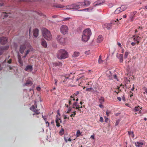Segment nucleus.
Returning <instances> with one entry per match:
<instances>
[{
	"label": "nucleus",
	"mask_w": 147,
	"mask_h": 147,
	"mask_svg": "<svg viewBox=\"0 0 147 147\" xmlns=\"http://www.w3.org/2000/svg\"><path fill=\"white\" fill-rule=\"evenodd\" d=\"M68 52L65 50L61 49L58 51L57 57L59 59H64L68 57Z\"/></svg>",
	"instance_id": "f257e3e1"
},
{
	"label": "nucleus",
	"mask_w": 147,
	"mask_h": 147,
	"mask_svg": "<svg viewBox=\"0 0 147 147\" xmlns=\"http://www.w3.org/2000/svg\"><path fill=\"white\" fill-rule=\"evenodd\" d=\"M42 33L45 38L48 40H51L52 38L51 34L48 30L45 28H42Z\"/></svg>",
	"instance_id": "f03ea898"
},
{
	"label": "nucleus",
	"mask_w": 147,
	"mask_h": 147,
	"mask_svg": "<svg viewBox=\"0 0 147 147\" xmlns=\"http://www.w3.org/2000/svg\"><path fill=\"white\" fill-rule=\"evenodd\" d=\"M56 39L60 44L64 45L66 43L67 38L61 35H58Z\"/></svg>",
	"instance_id": "7ed1b4c3"
},
{
	"label": "nucleus",
	"mask_w": 147,
	"mask_h": 147,
	"mask_svg": "<svg viewBox=\"0 0 147 147\" xmlns=\"http://www.w3.org/2000/svg\"><path fill=\"white\" fill-rule=\"evenodd\" d=\"M66 9L71 11H75L80 8L77 3L68 5L66 6Z\"/></svg>",
	"instance_id": "20e7f679"
},
{
	"label": "nucleus",
	"mask_w": 147,
	"mask_h": 147,
	"mask_svg": "<svg viewBox=\"0 0 147 147\" xmlns=\"http://www.w3.org/2000/svg\"><path fill=\"white\" fill-rule=\"evenodd\" d=\"M60 31L61 33L63 35L67 34L68 32V29L67 26L65 25L61 26L60 28Z\"/></svg>",
	"instance_id": "39448f33"
},
{
	"label": "nucleus",
	"mask_w": 147,
	"mask_h": 147,
	"mask_svg": "<svg viewBox=\"0 0 147 147\" xmlns=\"http://www.w3.org/2000/svg\"><path fill=\"white\" fill-rule=\"evenodd\" d=\"M117 21H118V19H117L116 20L112 21L110 23H106L104 24L102 26L103 28H106L108 30L110 29L111 27V24H115V23L117 24Z\"/></svg>",
	"instance_id": "423d86ee"
},
{
	"label": "nucleus",
	"mask_w": 147,
	"mask_h": 147,
	"mask_svg": "<svg viewBox=\"0 0 147 147\" xmlns=\"http://www.w3.org/2000/svg\"><path fill=\"white\" fill-rule=\"evenodd\" d=\"M83 34L88 36L89 38L91 35L92 33L90 29L88 28L86 29L83 32Z\"/></svg>",
	"instance_id": "0eeeda50"
},
{
	"label": "nucleus",
	"mask_w": 147,
	"mask_h": 147,
	"mask_svg": "<svg viewBox=\"0 0 147 147\" xmlns=\"http://www.w3.org/2000/svg\"><path fill=\"white\" fill-rule=\"evenodd\" d=\"M105 2V0H98L95 2L93 5L94 7L100 5Z\"/></svg>",
	"instance_id": "6e6552de"
},
{
	"label": "nucleus",
	"mask_w": 147,
	"mask_h": 147,
	"mask_svg": "<svg viewBox=\"0 0 147 147\" xmlns=\"http://www.w3.org/2000/svg\"><path fill=\"white\" fill-rule=\"evenodd\" d=\"M26 48V45L24 44L20 45L19 47V52L21 54H23Z\"/></svg>",
	"instance_id": "1a4fd4ad"
},
{
	"label": "nucleus",
	"mask_w": 147,
	"mask_h": 147,
	"mask_svg": "<svg viewBox=\"0 0 147 147\" xmlns=\"http://www.w3.org/2000/svg\"><path fill=\"white\" fill-rule=\"evenodd\" d=\"M7 42V39L6 37H2L0 38V42L1 44L4 45Z\"/></svg>",
	"instance_id": "9d476101"
},
{
	"label": "nucleus",
	"mask_w": 147,
	"mask_h": 147,
	"mask_svg": "<svg viewBox=\"0 0 147 147\" xmlns=\"http://www.w3.org/2000/svg\"><path fill=\"white\" fill-rule=\"evenodd\" d=\"M9 48V46H3L0 47V55H1L5 50H7Z\"/></svg>",
	"instance_id": "9b49d317"
},
{
	"label": "nucleus",
	"mask_w": 147,
	"mask_h": 147,
	"mask_svg": "<svg viewBox=\"0 0 147 147\" xmlns=\"http://www.w3.org/2000/svg\"><path fill=\"white\" fill-rule=\"evenodd\" d=\"M18 62L20 64V66H22L23 65V62L21 56L19 55V53H18Z\"/></svg>",
	"instance_id": "f8f14e48"
},
{
	"label": "nucleus",
	"mask_w": 147,
	"mask_h": 147,
	"mask_svg": "<svg viewBox=\"0 0 147 147\" xmlns=\"http://www.w3.org/2000/svg\"><path fill=\"white\" fill-rule=\"evenodd\" d=\"M24 70L26 71H32L33 70L32 66L31 65H27L24 69Z\"/></svg>",
	"instance_id": "ddd939ff"
},
{
	"label": "nucleus",
	"mask_w": 147,
	"mask_h": 147,
	"mask_svg": "<svg viewBox=\"0 0 147 147\" xmlns=\"http://www.w3.org/2000/svg\"><path fill=\"white\" fill-rule=\"evenodd\" d=\"M137 12L136 11H134V12H131L130 13V15L129 16L130 19L132 21L133 20V18H134V15L137 13Z\"/></svg>",
	"instance_id": "4468645a"
},
{
	"label": "nucleus",
	"mask_w": 147,
	"mask_h": 147,
	"mask_svg": "<svg viewBox=\"0 0 147 147\" xmlns=\"http://www.w3.org/2000/svg\"><path fill=\"white\" fill-rule=\"evenodd\" d=\"M33 34L35 37H37L38 35V30L36 28L33 30Z\"/></svg>",
	"instance_id": "2eb2a0df"
},
{
	"label": "nucleus",
	"mask_w": 147,
	"mask_h": 147,
	"mask_svg": "<svg viewBox=\"0 0 147 147\" xmlns=\"http://www.w3.org/2000/svg\"><path fill=\"white\" fill-rule=\"evenodd\" d=\"M89 38L83 34L82 36V40L83 41L86 42L89 39Z\"/></svg>",
	"instance_id": "dca6fc26"
},
{
	"label": "nucleus",
	"mask_w": 147,
	"mask_h": 147,
	"mask_svg": "<svg viewBox=\"0 0 147 147\" xmlns=\"http://www.w3.org/2000/svg\"><path fill=\"white\" fill-rule=\"evenodd\" d=\"M53 65L54 66H59L61 67L62 65V63L61 62H55L53 63Z\"/></svg>",
	"instance_id": "f3484780"
},
{
	"label": "nucleus",
	"mask_w": 147,
	"mask_h": 147,
	"mask_svg": "<svg viewBox=\"0 0 147 147\" xmlns=\"http://www.w3.org/2000/svg\"><path fill=\"white\" fill-rule=\"evenodd\" d=\"M103 38L102 36V35H99L97 38V42L98 43L101 42L103 41Z\"/></svg>",
	"instance_id": "a211bd4d"
},
{
	"label": "nucleus",
	"mask_w": 147,
	"mask_h": 147,
	"mask_svg": "<svg viewBox=\"0 0 147 147\" xmlns=\"http://www.w3.org/2000/svg\"><path fill=\"white\" fill-rule=\"evenodd\" d=\"M41 44L42 46L45 48H46L47 46V42L44 39L42 40Z\"/></svg>",
	"instance_id": "6ab92c4d"
},
{
	"label": "nucleus",
	"mask_w": 147,
	"mask_h": 147,
	"mask_svg": "<svg viewBox=\"0 0 147 147\" xmlns=\"http://www.w3.org/2000/svg\"><path fill=\"white\" fill-rule=\"evenodd\" d=\"M143 144H144L142 142H137L135 143V145L136 146L138 147H141Z\"/></svg>",
	"instance_id": "aec40b11"
},
{
	"label": "nucleus",
	"mask_w": 147,
	"mask_h": 147,
	"mask_svg": "<svg viewBox=\"0 0 147 147\" xmlns=\"http://www.w3.org/2000/svg\"><path fill=\"white\" fill-rule=\"evenodd\" d=\"M54 7L58 8H63L65 7V6L64 5L58 4L54 5Z\"/></svg>",
	"instance_id": "412c9836"
},
{
	"label": "nucleus",
	"mask_w": 147,
	"mask_h": 147,
	"mask_svg": "<svg viewBox=\"0 0 147 147\" xmlns=\"http://www.w3.org/2000/svg\"><path fill=\"white\" fill-rule=\"evenodd\" d=\"M140 37L139 36H136V37L134 38L133 39L134 40L136 41V43L138 44L140 42Z\"/></svg>",
	"instance_id": "4be33fe9"
},
{
	"label": "nucleus",
	"mask_w": 147,
	"mask_h": 147,
	"mask_svg": "<svg viewBox=\"0 0 147 147\" xmlns=\"http://www.w3.org/2000/svg\"><path fill=\"white\" fill-rule=\"evenodd\" d=\"M117 57L120 60V62L122 63L123 61V55L122 54H119V57Z\"/></svg>",
	"instance_id": "5701e85b"
},
{
	"label": "nucleus",
	"mask_w": 147,
	"mask_h": 147,
	"mask_svg": "<svg viewBox=\"0 0 147 147\" xmlns=\"http://www.w3.org/2000/svg\"><path fill=\"white\" fill-rule=\"evenodd\" d=\"M73 106H75L76 107V109L80 110V105L78 104V102H75L73 103Z\"/></svg>",
	"instance_id": "b1692460"
},
{
	"label": "nucleus",
	"mask_w": 147,
	"mask_h": 147,
	"mask_svg": "<svg viewBox=\"0 0 147 147\" xmlns=\"http://www.w3.org/2000/svg\"><path fill=\"white\" fill-rule=\"evenodd\" d=\"M141 108H140L139 106L136 107L134 109V111H139V113H140L141 112V110H140V109H141Z\"/></svg>",
	"instance_id": "393cba45"
},
{
	"label": "nucleus",
	"mask_w": 147,
	"mask_h": 147,
	"mask_svg": "<svg viewBox=\"0 0 147 147\" xmlns=\"http://www.w3.org/2000/svg\"><path fill=\"white\" fill-rule=\"evenodd\" d=\"M84 5L86 7L88 6L91 3L88 0H84Z\"/></svg>",
	"instance_id": "a878e982"
},
{
	"label": "nucleus",
	"mask_w": 147,
	"mask_h": 147,
	"mask_svg": "<svg viewBox=\"0 0 147 147\" xmlns=\"http://www.w3.org/2000/svg\"><path fill=\"white\" fill-rule=\"evenodd\" d=\"M122 12L120 7L117 8L114 12V14H118Z\"/></svg>",
	"instance_id": "bb28decb"
},
{
	"label": "nucleus",
	"mask_w": 147,
	"mask_h": 147,
	"mask_svg": "<svg viewBox=\"0 0 147 147\" xmlns=\"http://www.w3.org/2000/svg\"><path fill=\"white\" fill-rule=\"evenodd\" d=\"M80 53L78 52H74V54L72 55L73 57L76 58L79 55Z\"/></svg>",
	"instance_id": "cd10ccee"
},
{
	"label": "nucleus",
	"mask_w": 147,
	"mask_h": 147,
	"mask_svg": "<svg viewBox=\"0 0 147 147\" xmlns=\"http://www.w3.org/2000/svg\"><path fill=\"white\" fill-rule=\"evenodd\" d=\"M128 133L130 137H131L133 138L134 137V134L133 131H128Z\"/></svg>",
	"instance_id": "c85d7f7f"
},
{
	"label": "nucleus",
	"mask_w": 147,
	"mask_h": 147,
	"mask_svg": "<svg viewBox=\"0 0 147 147\" xmlns=\"http://www.w3.org/2000/svg\"><path fill=\"white\" fill-rule=\"evenodd\" d=\"M119 7L120 8H122V10H121L122 11L125 10L127 8L126 6L124 5H122L121 7Z\"/></svg>",
	"instance_id": "c756f323"
},
{
	"label": "nucleus",
	"mask_w": 147,
	"mask_h": 147,
	"mask_svg": "<svg viewBox=\"0 0 147 147\" xmlns=\"http://www.w3.org/2000/svg\"><path fill=\"white\" fill-rule=\"evenodd\" d=\"M109 74H110L109 75V74H107V76L109 77V78L110 79H112V73H111V71H109Z\"/></svg>",
	"instance_id": "7c9ffc66"
},
{
	"label": "nucleus",
	"mask_w": 147,
	"mask_h": 147,
	"mask_svg": "<svg viewBox=\"0 0 147 147\" xmlns=\"http://www.w3.org/2000/svg\"><path fill=\"white\" fill-rule=\"evenodd\" d=\"M32 83L31 81H27L26 83L24 84V86H27L28 85H32Z\"/></svg>",
	"instance_id": "2f4dec72"
},
{
	"label": "nucleus",
	"mask_w": 147,
	"mask_h": 147,
	"mask_svg": "<svg viewBox=\"0 0 147 147\" xmlns=\"http://www.w3.org/2000/svg\"><path fill=\"white\" fill-rule=\"evenodd\" d=\"M37 108V105H36V107L34 105H32L31 107L30 108V110L33 111L34 112V111L36 109V108Z\"/></svg>",
	"instance_id": "473e14b6"
},
{
	"label": "nucleus",
	"mask_w": 147,
	"mask_h": 147,
	"mask_svg": "<svg viewBox=\"0 0 147 147\" xmlns=\"http://www.w3.org/2000/svg\"><path fill=\"white\" fill-rule=\"evenodd\" d=\"M99 102L100 104L104 102V98L103 97H101L99 99Z\"/></svg>",
	"instance_id": "72a5a7b5"
},
{
	"label": "nucleus",
	"mask_w": 147,
	"mask_h": 147,
	"mask_svg": "<svg viewBox=\"0 0 147 147\" xmlns=\"http://www.w3.org/2000/svg\"><path fill=\"white\" fill-rule=\"evenodd\" d=\"M64 129L62 128L61 129L60 131H59V134L61 136L63 134H64Z\"/></svg>",
	"instance_id": "f704fd0d"
},
{
	"label": "nucleus",
	"mask_w": 147,
	"mask_h": 147,
	"mask_svg": "<svg viewBox=\"0 0 147 147\" xmlns=\"http://www.w3.org/2000/svg\"><path fill=\"white\" fill-rule=\"evenodd\" d=\"M76 3L77 4V5H78L79 7H80V6H85L84 2H80Z\"/></svg>",
	"instance_id": "c9c22d12"
},
{
	"label": "nucleus",
	"mask_w": 147,
	"mask_h": 147,
	"mask_svg": "<svg viewBox=\"0 0 147 147\" xmlns=\"http://www.w3.org/2000/svg\"><path fill=\"white\" fill-rule=\"evenodd\" d=\"M142 89L144 91V92H143V93H146L147 95V88H146L145 87H144Z\"/></svg>",
	"instance_id": "e433bc0d"
},
{
	"label": "nucleus",
	"mask_w": 147,
	"mask_h": 147,
	"mask_svg": "<svg viewBox=\"0 0 147 147\" xmlns=\"http://www.w3.org/2000/svg\"><path fill=\"white\" fill-rule=\"evenodd\" d=\"M61 119L59 117L58 115H57L56 116V119L55 120L56 123H57V122H59V121Z\"/></svg>",
	"instance_id": "4c0bfd02"
},
{
	"label": "nucleus",
	"mask_w": 147,
	"mask_h": 147,
	"mask_svg": "<svg viewBox=\"0 0 147 147\" xmlns=\"http://www.w3.org/2000/svg\"><path fill=\"white\" fill-rule=\"evenodd\" d=\"M91 90L93 91V92L94 91V90L93 89V88L92 87L87 88L86 90V91H90Z\"/></svg>",
	"instance_id": "58836bf2"
},
{
	"label": "nucleus",
	"mask_w": 147,
	"mask_h": 147,
	"mask_svg": "<svg viewBox=\"0 0 147 147\" xmlns=\"http://www.w3.org/2000/svg\"><path fill=\"white\" fill-rule=\"evenodd\" d=\"M103 62V61L101 59V56H100L99 57L98 62L99 63H101Z\"/></svg>",
	"instance_id": "ea45409f"
},
{
	"label": "nucleus",
	"mask_w": 147,
	"mask_h": 147,
	"mask_svg": "<svg viewBox=\"0 0 147 147\" xmlns=\"http://www.w3.org/2000/svg\"><path fill=\"white\" fill-rule=\"evenodd\" d=\"M2 15L4 16L3 19H4L5 18L7 17L8 16V13H6L4 12L3 13Z\"/></svg>",
	"instance_id": "a19ab883"
},
{
	"label": "nucleus",
	"mask_w": 147,
	"mask_h": 147,
	"mask_svg": "<svg viewBox=\"0 0 147 147\" xmlns=\"http://www.w3.org/2000/svg\"><path fill=\"white\" fill-rule=\"evenodd\" d=\"M34 112L35 113L36 115H38L40 113V112L38 111V110L36 109L34 111Z\"/></svg>",
	"instance_id": "79ce46f5"
},
{
	"label": "nucleus",
	"mask_w": 147,
	"mask_h": 147,
	"mask_svg": "<svg viewBox=\"0 0 147 147\" xmlns=\"http://www.w3.org/2000/svg\"><path fill=\"white\" fill-rule=\"evenodd\" d=\"M129 53L127 52H125L124 55V58L125 59H126Z\"/></svg>",
	"instance_id": "37998d69"
},
{
	"label": "nucleus",
	"mask_w": 147,
	"mask_h": 147,
	"mask_svg": "<svg viewBox=\"0 0 147 147\" xmlns=\"http://www.w3.org/2000/svg\"><path fill=\"white\" fill-rule=\"evenodd\" d=\"M68 138V137H66L65 134L64 136V140H65V142L66 143H67V142Z\"/></svg>",
	"instance_id": "c03bdc74"
},
{
	"label": "nucleus",
	"mask_w": 147,
	"mask_h": 147,
	"mask_svg": "<svg viewBox=\"0 0 147 147\" xmlns=\"http://www.w3.org/2000/svg\"><path fill=\"white\" fill-rule=\"evenodd\" d=\"M71 18L69 17L65 18H63V20L64 21H67L69 20Z\"/></svg>",
	"instance_id": "a18cd8bd"
},
{
	"label": "nucleus",
	"mask_w": 147,
	"mask_h": 147,
	"mask_svg": "<svg viewBox=\"0 0 147 147\" xmlns=\"http://www.w3.org/2000/svg\"><path fill=\"white\" fill-rule=\"evenodd\" d=\"M72 110V108L71 107H69L68 108L67 111L66 112V113H68L70 112Z\"/></svg>",
	"instance_id": "49530a36"
},
{
	"label": "nucleus",
	"mask_w": 147,
	"mask_h": 147,
	"mask_svg": "<svg viewBox=\"0 0 147 147\" xmlns=\"http://www.w3.org/2000/svg\"><path fill=\"white\" fill-rule=\"evenodd\" d=\"M30 50L29 49L27 50L25 52V55H27L30 52Z\"/></svg>",
	"instance_id": "de8ad7c7"
},
{
	"label": "nucleus",
	"mask_w": 147,
	"mask_h": 147,
	"mask_svg": "<svg viewBox=\"0 0 147 147\" xmlns=\"http://www.w3.org/2000/svg\"><path fill=\"white\" fill-rule=\"evenodd\" d=\"M111 113V111H109L108 110H107L106 112V113L107 116V117H108L109 115V113Z\"/></svg>",
	"instance_id": "09e8293b"
},
{
	"label": "nucleus",
	"mask_w": 147,
	"mask_h": 147,
	"mask_svg": "<svg viewBox=\"0 0 147 147\" xmlns=\"http://www.w3.org/2000/svg\"><path fill=\"white\" fill-rule=\"evenodd\" d=\"M87 9H88V11H92V9H93V7H90L87 8Z\"/></svg>",
	"instance_id": "8fccbe9b"
},
{
	"label": "nucleus",
	"mask_w": 147,
	"mask_h": 147,
	"mask_svg": "<svg viewBox=\"0 0 147 147\" xmlns=\"http://www.w3.org/2000/svg\"><path fill=\"white\" fill-rule=\"evenodd\" d=\"M46 126L47 127H49V123L48 121H45Z\"/></svg>",
	"instance_id": "3c124183"
},
{
	"label": "nucleus",
	"mask_w": 147,
	"mask_h": 147,
	"mask_svg": "<svg viewBox=\"0 0 147 147\" xmlns=\"http://www.w3.org/2000/svg\"><path fill=\"white\" fill-rule=\"evenodd\" d=\"M100 121L102 123H103V122H104V120H103V118L102 117H100Z\"/></svg>",
	"instance_id": "603ef678"
},
{
	"label": "nucleus",
	"mask_w": 147,
	"mask_h": 147,
	"mask_svg": "<svg viewBox=\"0 0 147 147\" xmlns=\"http://www.w3.org/2000/svg\"><path fill=\"white\" fill-rule=\"evenodd\" d=\"M46 116H44L43 115H42V117L43 118V119L46 121L47 120V118H46Z\"/></svg>",
	"instance_id": "864d4df0"
},
{
	"label": "nucleus",
	"mask_w": 147,
	"mask_h": 147,
	"mask_svg": "<svg viewBox=\"0 0 147 147\" xmlns=\"http://www.w3.org/2000/svg\"><path fill=\"white\" fill-rule=\"evenodd\" d=\"M108 6L109 8H111L113 6V5L112 3H110L108 5Z\"/></svg>",
	"instance_id": "5fc2aeb1"
},
{
	"label": "nucleus",
	"mask_w": 147,
	"mask_h": 147,
	"mask_svg": "<svg viewBox=\"0 0 147 147\" xmlns=\"http://www.w3.org/2000/svg\"><path fill=\"white\" fill-rule=\"evenodd\" d=\"M113 77H114V79H116V80H117V81H118V80H117V75H116V74H114L113 75Z\"/></svg>",
	"instance_id": "6e6d98bb"
},
{
	"label": "nucleus",
	"mask_w": 147,
	"mask_h": 147,
	"mask_svg": "<svg viewBox=\"0 0 147 147\" xmlns=\"http://www.w3.org/2000/svg\"><path fill=\"white\" fill-rule=\"evenodd\" d=\"M119 122L120 120H118L115 123V125L117 126L118 125L119 123Z\"/></svg>",
	"instance_id": "4d7b16f0"
},
{
	"label": "nucleus",
	"mask_w": 147,
	"mask_h": 147,
	"mask_svg": "<svg viewBox=\"0 0 147 147\" xmlns=\"http://www.w3.org/2000/svg\"><path fill=\"white\" fill-rule=\"evenodd\" d=\"M81 134V133H80V130H77V136H78V134Z\"/></svg>",
	"instance_id": "13d9d810"
},
{
	"label": "nucleus",
	"mask_w": 147,
	"mask_h": 147,
	"mask_svg": "<svg viewBox=\"0 0 147 147\" xmlns=\"http://www.w3.org/2000/svg\"><path fill=\"white\" fill-rule=\"evenodd\" d=\"M36 13L38 14V15H40V16H42V15H43V14H42V13H39V12H36Z\"/></svg>",
	"instance_id": "bf43d9fd"
},
{
	"label": "nucleus",
	"mask_w": 147,
	"mask_h": 147,
	"mask_svg": "<svg viewBox=\"0 0 147 147\" xmlns=\"http://www.w3.org/2000/svg\"><path fill=\"white\" fill-rule=\"evenodd\" d=\"M56 123V126L57 127H59L60 126V125L59 122H57V123Z\"/></svg>",
	"instance_id": "052dcab7"
},
{
	"label": "nucleus",
	"mask_w": 147,
	"mask_h": 147,
	"mask_svg": "<svg viewBox=\"0 0 147 147\" xmlns=\"http://www.w3.org/2000/svg\"><path fill=\"white\" fill-rule=\"evenodd\" d=\"M69 78L68 77H66L65 78V79L64 80V81H63V82H66L67 79H69Z\"/></svg>",
	"instance_id": "680f3d73"
},
{
	"label": "nucleus",
	"mask_w": 147,
	"mask_h": 147,
	"mask_svg": "<svg viewBox=\"0 0 147 147\" xmlns=\"http://www.w3.org/2000/svg\"><path fill=\"white\" fill-rule=\"evenodd\" d=\"M54 81H55V84L57 85V80L56 79H55L54 80Z\"/></svg>",
	"instance_id": "e2e57ef3"
},
{
	"label": "nucleus",
	"mask_w": 147,
	"mask_h": 147,
	"mask_svg": "<svg viewBox=\"0 0 147 147\" xmlns=\"http://www.w3.org/2000/svg\"><path fill=\"white\" fill-rule=\"evenodd\" d=\"M105 122H107V121L108 120V118L106 117H105Z\"/></svg>",
	"instance_id": "0e129e2a"
},
{
	"label": "nucleus",
	"mask_w": 147,
	"mask_h": 147,
	"mask_svg": "<svg viewBox=\"0 0 147 147\" xmlns=\"http://www.w3.org/2000/svg\"><path fill=\"white\" fill-rule=\"evenodd\" d=\"M57 17V15H54V16H53L52 17L53 18H56Z\"/></svg>",
	"instance_id": "69168bd1"
},
{
	"label": "nucleus",
	"mask_w": 147,
	"mask_h": 147,
	"mask_svg": "<svg viewBox=\"0 0 147 147\" xmlns=\"http://www.w3.org/2000/svg\"><path fill=\"white\" fill-rule=\"evenodd\" d=\"M11 62V59H9V61H8L7 63H10Z\"/></svg>",
	"instance_id": "338daca9"
},
{
	"label": "nucleus",
	"mask_w": 147,
	"mask_h": 147,
	"mask_svg": "<svg viewBox=\"0 0 147 147\" xmlns=\"http://www.w3.org/2000/svg\"><path fill=\"white\" fill-rule=\"evenodd\" d=\"M131 44L132 45V46H134L135 45V42H132L131 43Z\"/></svg>",
	"instance_id": "774afa93"
}]
</instances>
